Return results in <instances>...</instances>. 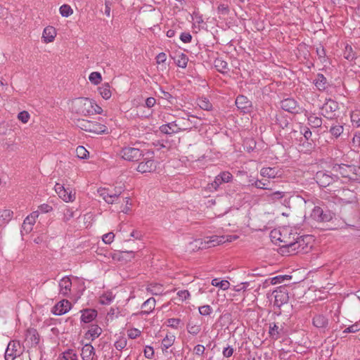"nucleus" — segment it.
Here are the masks:
<instances>
[{
	"instance_id": "1",
	"label": "nucleus",
	"mask_w": 360,
	"mask_h": 360,
	"mask_svg": "<svg viewBox=\"0 0 360 360\" xmlns=\"http://www.w3.org/2000/svg\"><path fill=\"white\" fill-rule=\"evenodd\" d=\"M72 110L77 114L89 115L94 114V102L88 98H77L72 102Z\"/></svg>"
},
{
	"instance_id": "2",
	"label": "nucleus",
	"mask_w": 360,
	"mask_h": 360,
	"mask_svg": "<svg viewBox=\"0 0 360 360\" xmlns=\"http://www.w3.org/2000/svg\"><path fill=\"white\" fill-rule=\"evenodd\" d=\"M77 126L84 131L96 134L106 133L108 129L105 125L88 120H79L77 121Z\"/></svg>"
},
{
	"instance_id": "3",
	"label": "nucleus",
	"mask_w": 360,
	"mask_h": 360,
	"mask_svg": "<svg viewBox=\"0 0 360 360\" xmlns=\"http://www.w3.org/2000/svg\"><path fill=\"white\" fill-rule=\"evenodd\" d=\"M238 238L237 236H214L210 238V239L205 243V245H203V243L201 239H197L195 240L193 242V244L195 245V248H197L198 249H203L206 248V244L208 245L207 247H210L211 245L215 246L221 243H225L226 241L231 242L233 240H236Z\"/></svg>"
},
{
	"instance_id": "4",
	"label": "nucleus",
	"mask_w": 360,
	"mask_h": 360,
	"mask_svg": "<svg viewBox=\"0 0 360 360\" xmlns=\"http://www.w3.org/2000/svg\"><path fill=\"white\" fill-rule=\"evenodd\" d=\"M317 184L321 187H327L338 181V176L333 172L319 171L315 176Z\"/></svg>"
},
{
	"instance_id": "5",
	"label": "nucleus",
	"mask_w": 360,
	"mask_h": 360,
	"mask_svg": "<svg viewBox=\"0 0 360 360\" xmlns=\"http://www.w3.org/2000/svg\"><path fill=\"white\" fill-rule=\"evenodd\" d=\"M309 239L307 236H300L295 240L294 244H290V246L292 248V255L308 252L311 248V246L309 245L308 240Z\"/></svg>"
},
{
	"instance_id": "6",
	"label": "nucleus",
	"mask_w": 360,
	"mask_h": 360,
	"mask_svg": "<svg viewBox=\"0 0 360 360\" xmlns=\"http://www.w3.org/2000/svg\"><path fill=\"white\" fill-rule=\"evenodd\" d=\"M156 169V165L153 160V153L148 151L143 160L139 164L137 171L141 173L152 172Z\"/></svg>"
},
{
	"instance_id": "7",
	"label": "nucleus",
	"mask_w": 360,
	"mask_h": 360,
	"mask_svg": "<svg viewBox=\"0 0 360 360\" xmlns=\"http://www.w3.org/2000/svg\"><path fill=\"white\" fill-rule=\"evenodd\" d=\"M123 189L120 187L114 191H110L108 188H101L98 190L100 196L108 204H113L117 202L122 194Z\"/></svg>"
},
{
	"instance_id": "8",
	"label": "nucleus",
	"mask_w": 360,
	"mask_h": 360,
	"mask_svg": "<svg viewBox=\"0 0 360 360\" xmlns=\"http://www.w3.org/2000/svg\"><path fill=\"white\" fill-rule=\"evenodd\" d=\"M121 157L127 161H138L141 157H144L145 154L140 149L134 147L122 148L120 152Z\"/></svg>"
},
{
	"instance_id": "9",
	"label": "nucleus",
	"mask_w": 360,
	"mask_h": 360,
	"mask_svg": "<svg viewBox=\"0 0 360 360\" xmlns=\"http://www.w3.org/2000/svg\"><path fill=\"white\" fill-rule=\"evenodd\" d=\"M274 296V306L280 308L289 300L288 291L286 287L280 286L273 292Z\"/></svg>"
},
{
	"instance_id": "10",
	"label": "nucleus",
	"mask_w": 360,
	"mask_h": 360,
	"mask_svg": "<svg viewBox=\"0 0 360 360\" xmlns=\"http://www.w3.org/2000/svg\"><path fill=\"white\" fill-rule=\"evenodd\" d=\"M336 196L339 201L343 204L356 202L357 200L356 193L348 188H342L338 191Z\"/></svg>"
},
{
	"instance_id": "11",
	"label": "nucleus",
	"mask_w": 360,
	"mask_h": 360,
	"mask_svg": "<svg viewBox=\"0 0 360 360\" xmlns=\"http://www.w3.org/2000/svg\"><path fill=\"white\" fill-rule=\"evenodd\" d=\"M20 345L18 341H11L6 349L5 352V360H14L17 356H20L21 354L20 352Z\"/></svg>"
},
{
	"instance_id": "12",
	"label": "nucleus",
	"mask_w": 360,
	"mask_h": 360,
	"mask_svg": "<svg viewBox=\"0 0 360 360\" xmlns=\"http://www.w3.org/2000/svg\"><path fill=\"white\" fill-rule=\"evenodd\" d=\"M354 167L355 165L345 164L335 165L332 167V172L336 173L338 176L340 174L342 177L348 179L350 181Z\"/></svg>"
},
{
	"instance_id": "13",
	"label": "nucleus",
	"mask_w": 360,
	"mask_h": 360,
	"mask_svg": "<svg viewBox=\"0 0 360 360\" xmlns=\"http://www.w3.org/2000/svg\"><path fill=\"white\" fill-rule=\"evenodd\" d=\"M189 127L190 126H186V127H181V124L177 123V122L175 121L161 125L160 127V131L165 134H172L178 133L181 131L187 130Z\"/></svg>"
},
{
	"instance_id": "14",
	"label": "nucleus",
	"mask_w": 360,
	"mask_h": 360,
	"mask_svg": "<svg viewBox=\"0 0 360 360\" xmlns=\"http://www.w3.org/2000/svg\"><path fill=\"white\" fill-rule=\"evenodd\" d=\"M38 217L39 211H34L25 218L22 225V234H28L32 231Z\"/></svg>"
},
{
	"instance_id": "15",
	"label": "nucleus",
	"mask_w": 360,
	"mask_h": 360,
	"mask_svg": "<svg viewBox=\"0 0 360 360\" xmlns=\"http://www.w3.org/2000/svg\"><path fill=\"white\" fill-rule=\"evenodd\" d=\"M233 178L232 174L229 172H223L217 176L212 183L208 184V189L211 191H216L222 183L229 182Z\"/></svg>"
},
{
	"instance_id": "16",
	"label": "nucleus",
	"mask_w": 360,
	"mask_h": 360,
	"mask_svg": "<svg viewBox=\"0 0 360 360\" xmlns=\"http://www.w3.org/2000/svg\"><path fill=\"white\" fill-rule=\"evenodd\" d=\"M81 357L82 360H96L94 347L91 344H86L82 348Z\"/></svg>"
},
{
	"instance_id": "17",
	"label": "nucleus",
	"mask_w": 360,
	"mask_h": 360,
	"mask_svg": "<svg viewBox=\"0 0 360 360\" xmlns=\"http://www.w3.org/2000/svg\"><path fill=\"white\" fill-rule=\"evenodd\" d=\"M25 342L31 347L37 346L39 342V335L36 329L28 328L25 333Z\"/></svg>"
},
{
	"instance_id": "18",
	"label": "nucleus",
	"mask_w": 360,
	"mask_h": 360,
	"mask_svg": "<svg viewBox=\"0 0 360 360\" xmlns=\"http://www.w3.org/2000/svg\"><path fill=\"white\" fill-rule=\"evenodd\" d=\"M236 105L243 112H248L252 107V102L246 96L239 95L236 99Z\"/></svg>"
},
{
	"instance_id": "19",
	"label": "nucleus",
	"mask_w": 360,
	"mask_h": 360,
	"mask_svg": "<svg viewBox=\"0 0 360 360\" xmlns=\"http://www.w3.org/2000/svg\"><path fill=\"white\" fill-rule=\"evenodd\" d=\"M71 308V303L63 300L56 304L53 309V312L56 315H62L67 313Z\"/></svg>"
},
{
	"instance_id": "20",
	"label": "nucleus",
	"mask_w": 360,
	"mask_h": 360,
	"mask_svg": "<svg viewBox=\"0 0 360 360\" xmlns=\"http://www.w3.org/2000/svg\"><path fill=\"white\" fill-rule=\"evenodd\" d=\"M60 293L63 296H68L71 292L72 282L69 277L65 276L59 281Z\"/></svg>"
},
{
	"instance_id": "21",
	"label": "nucleus",
	"mask_w": 360,
	"mask_h": 360,
	"mask_svg": "<svg viewBox=\"0 0 360 360\" xmlns=\"http://www.w3.org/2000/svg\"><path fill=\"white\" fill-rule=\"evenodd\" d=\"M311 217L317 221H328L331 219L330 214L323 212L320 207H315L311 212Z\"/></svg>"
},
{
	"instance_id": "22",
	"label": "nucleus",
	"mask_w": 360,
	"mask_h": 360,
	"mask_svg": "<svg viewBox=\"0 0 360 360\" xmlns=\"http://www.w3.org/2000/svg\"><path fill=\"white\" fill-rule=\"evenodd\" d=\"M278 240L280 241L281 244L279 245L281 246V250L283 253H287L288 255H292V248L290 246V244H294L295 243V238L291 240L290 238H285L279 237Z\"/></svg>"
},
{
	"instance_id": "23",
	"label": "nucleus",
	"mask_w": 360,
	"mask_h": 360,
	"mask_svg": "<svg viewBox=\"0 0 360 360\" xmlns=\"http://www.w3.org/2000/svg\"><path fill=\"white\" fill-rule=\"evenodd\" d=\"M301 132L303 134L304 139L307 141L306 145L304 143L303 146L307 148V150H311L315 146V143L311 139L312 133L308 127H304Z\"/></svg>"
},
{
	"instance_id": "24",
	"label": "nucleus",
	"mask_w": 360,
	"mask_h": 360,
	"mask_svg": "<svg viewBox=\"0 0 360 360\" xmlns=\"http://www.w3.org/2000/svg\"><path fill=\"white\" fill-rule=\"evenodd\" d=\"M102 333V329L98 325H91L89 329L85 334V338L87 340H94L98 338Z\"/></svg>"
},
{
	"instance_id": "25",
	"label": "nucleus",
	"mask_w": 360,
	"mask_h": 360,
	"mask_svg": "<svg viewBox=\"0 0 360 360\" xmlns=\"http://www.w3.org/2000/svg\"><path fill=\"white\" fill-rule=\"evenodd\" d=\"M56 36V29L52 26H48L44 28L42 38L46 43L51 42L54 40Z\"/></svg>"
},
{
	"instance_id": "26",
	"label": "nucleus",
	"mask_w": 360,
	"mask_h": 360,
	"mask_svg": "<svg viewBox=\"0 0 360 360\" xmlns=\"http://www.w3.org/2000/svg\"><path fill=\"white\" fill-rule=\"evenodd\" d=\"M314 84L319 91H323L328 87V81L323 74H318L314 80Z\"/></svg>"
},
{
	"instance_id": "27",
	"label": "nucleus",
	"mask_w": 360,
	"mask_h": 360,
	"mask_svg": "<svg viewBox=\"0 0 360 360\" xmlns=\"http://www.w3.org/2000/svg\"><path fill=\"white\" fill-rule=\"evenodd\" d=\"M155 307V300L153 297L148 298L146 301H145L142 304V310L139 314H149L150 312L153 311Z\"/></svg>"
},
{
	"instance_id": "28",
	"label": "nucleus",
	"mask_w": 360,
	"mask_h": 360,
	"mask_svg": "<svg viewBox=\"0 0 360 360\" xmlns=\"http://www.w3.org/2000/svg\"><path fill=\"white\" fill-rule=\"evenodd\" d=\"M281 107L285 111L294 112L297 108V102L292 98H286L281 101Z\"/></svg>"
},
{
	"instance_id": "29",
	"label": "nucleus",
	"mask_w": 360,
	"mask_h": 360,
	"mask_svg": "<svg viewBox=\"0 0 360 360\" xmlns=\"http://www.w3.org/2000/svg\"><path fill=\"white\" fill-rule=\"evenodd\" d=\"M81 320L84 323L92 321L97 316V311L95 309H86L82 311Z\"/></svg>"
},
{
	"instance_id": "30",
	"label": "nucleus",
	"mask_w": 360,
	"mask_h": 360,
	"mask_svg": "<svg viewBox=\"0 0 360 360\" xmlns=\"http://www.w3.org/2000/svg\"><path fill=\"white\" fill-rule=\"evenodd\" d=\"M313 325L319 328H325L328 326V319L321 314L316 315L313 318Z\"/></svg>"
},
{
	"instance_id": "31",
	"label": "nucleus",
	"mask_w": 360,
	"mask_h": 360,
	"mask_svg": "<svg viewBox=\"0 0 360 360\" xmlns=\"http://www.w3.org/2000/svg\"><path fill=\"white\" fill-rule=\"evenodd\" d=\"M260 174L264 177L276 178L279 176V170L275 167H263L260 171Z\"/></svg>"
},
{
	"instance_id": "32",
	"label": "nucleus",
	"mask_w": 360,
	"mask_h": 360,
	"mask_svg": "<svg viewBox=\"0 0 360 360\" xmlns=\"http://www.w3.org/2000/svg\"><path fill=\"white\" fill-rule=\"evenodd\" d=\"M174 59L176 65L181 68H185L188 61L187 56L183 53L177 54Z\"/></svg>"
},
{
	"instance_id": "33",
	"label": "nucleus",
	"mask_w": 360,
	"mask_h": 360,
	"mask_svg": "<svg viewBox=\"0 0 360 360\" xmlns=\"http://www.w3.org/2000/svg\"><path fill=\"white\" fill-rule=\"evenodd\" d=\"M98 91L101 96L105 100L109 99L112 96L110 86L108 83H104L99 86Z\"/></svg>"
},
{
	"instance_id": "34",
	"label": "nucleus",
	"mask_w": 360,
	"mask_h": 360,
	"mask_svg": "<svg viewBox=\"0 0 360 360\" xmlns=\"http://www.w3.org/2000/svg\"><path fill=\"white\" fill-rule=\"evenodd\" d=\"M147 290L152 295H158L163 294L164 288L161 284L151 283L147 287Z\"/></svg>"
},
{
	"instance_id": "35",
	"label": "nucleus",
	"mask_w": 360,
	"mask_h": 360,
	"mask_svg": "<svg viewBox=\"0 0 360 360\" xmlns=\"http://www.w3.org/2000/svg\"><path fill=\"white\" fill-rule=\"evenodd\" d=\"M75 193H73L70 188H65L64 191L58 194L59 197L65 202H73L75 199Z\"/></svg>"
},
{
	"instance_id": "36",
	"label": "nucleus",
	"mask_w": 360,
	"mask_h": 360,
	"mask_svg": "<svg viewBox=\"0 0 360 360\" xmlns=\"http://www.w3.org/2000/svg\"><path fill=\"white\" fill-rule=\"evenodd\" d=\"M12 213L9 210H0V226L5 225L11 220Z\"/></svg>"
},
{
	"instance_id": "37",
	"label": "nucleus",
	"mask_w": 360,
	"mask_h": 360,
	"mask_svg": "<svg viewBox=\"0 0 360 360\" xmlns=\"http://www.w3.org/2000/svg\"><path fill=\"white\" fill-rule=\"evenodd\" d=\"M59 360H78V357L73 349H69L61 354Z\"/></svg>"
},
{
	"instance_id": "38",
	"label": "nucleus",
	"mask_w": 360,
	"mask_h": 360,
	"mask_svg": "<svg viewBox=\"0 0 360 360\" xmlns=\"http://www.w3.org/2000/svg\"><path fill=\"white\" fill-rule=\"evenodd\" d=\"M308 124L313 128H319L322 124V120L315 115H311L308 117Z\"/></svg>"
},
{
	"instance_id": "39",
	"label": "nucleus",
	"mask_w": 360,
	"mask_h": 360,
	"mask_svg": "<svg viewBox=\"0 0 360 360\" xmlns=\"http://www.w3.org/2000/svg\"><path fill=\"white\" fill-rule=\"evenodd\" d=\"M211 284L213 286L218 287L224 290L229 288L230 283L226 280L219 281L218 278H214L212 280Z\"/></svg>"
},
{
	"instance_id": "40",
	"label": "nucleus",
	"mask_w": 360,
	"mask_h": 360,
	"mask_svg": "<svg viewBox=\"0 0 360 360\" xmlns=\"http://www.w3.org/2000/svg\"><path fill=\"white\" fill-rule=\"evenodd\" d=\"M175 336L173 335H167L166 337L162 341V351L167 350L169 348L174 342Z\"/></svg>"
},
{
	"instance_id": "41",
	"label": "nucleus",
	"mask_w": 360,
	"mask_h": 360,
	"mask_svg": "<svg viewBox=\"0 0 360 360\" xmlns=\"http://www.w3.org/2000/svg\"><path fill=\"white\" fill-rule=\"evenodd\" d=\"M344 57L348 60H353L356 58V53L350 45L347 44L344 50Z\"/></svg>"
},
{
	"instance_id": "42",
	"label": "nucleus",
	"mask_w": 360,
	"mask_h": 360,
	"mask_svg": "<svg viewBox=\"0 0 360 360\" xmlns=\"http://www.w3.org/2000/svg\"><path fill=\"white\" fill-rule=\"evenodd\" d=\"M214 66L220 72H224L228 69L227 63L221 59H217L214 60Z\"/></svg>"
},
{
	"instance_id": "43",
	"label": "nucleus",
	"mask_w": 360,
	"mask_h": 360,
	"mask_svg": "<svg viewBox=\"0 0 360 360\" xmlns=\"http://www.w3.org/2000/svg\"><path fill=\"white\" fill-rule=\"evenodd\" d=\"M285 196V192L276 191L267 195L268 200L272 202L282 199Z\"/></svg>"
},
{
	"instance_id": "44",
	"label": "nucleus",
	"mask_w": 360,
	"mask_h": 360,
	"mask_svg": "<svg viewBox=\"0 0 360 360\" xmlns=\"http://www.w3.org/2000/svg\"><path fill=\"white\" fill-rule=\"evenodd\" d=\"M76 155L80 159H86L89 156V152L84 146H79L76 148Z\"/></svg>"
},
{
	"instance_id": "45",
	"label": "nucleus",
	"mask_w": 360,
	"mask_h": 360,
	"mask_svg": "<svg viewBox=\"0 0 360 360\" xmlns=\"http://www.w3.org/2000/svg\"><path fill=\"white\" fill-rule=\"evenodd\" d=\"M60 13L63 17H68L72 14L73 11L71 7L68 4H63L60 7Z\"/></svg>"
},
{
	"instance_id": "46",
	"label": "nucleus",
	"mask_w": 360,
	"mask_h": 360,
	"mask_svg": "<svg viewBox=\"0 0 360 360\" xmlns=\"http://www.w3.org/2000/svg\"><path fill=\"white\" fill-rule=\"evenodd\" d=\"M89 81L94 84H98L101 80V75L98 72H93L89 77Z\"/></svg>"
},
{
	"instance_id": "47",
	"label": "nucleus",
	"mask_w": 360,
	"mask_h": 360,
	"mask_svg": "<svg viewBox=\"0 0 360 360\" xmlns=\"http://www.w3.org/2000/svg\"><path fill=\"white\" fill-rule=\"evenodd\" d=\"M269 184V181L267 180H256L255 183L252 184V186L257 188L271 190V188L268 187Z\"/></svg>"
},
{
	"instance_id": "48",
	"label": "nucleus",
	"mask_w": 360,
	"mask_h": 360,
	"mask_svg": "<svg viewBox=\"0 0 360 360\" xmlns=\"http://www.w3.org/2000/svg\"><path fill=\"white\" fill-rule=\"evenodd\" d=\"M330 132L333 136L337 138L343 132V127L340 124L333 126L330 129Z\"/></svg>"
},
{
	"instance_id": "49",
	"label": "nucleus",
	"mask_w": 360,
	"mask_h": 360,
	"mask_svg": "<svg viewBox=\"0 0 360 360\" xmlns=\"http://www.w3.org/2000/svg\"><path fill=\"white\" fill-rule=\"evenodd\" d=\"M360 330V321L349 326L343 330V333H356Z\"/></svg>"
},
{
	"instance_id": "50",
	"label": "nucleus",
	"mask_w": 360,
	"mask_h": 360,
	"mask_svg": "<svg viewBox=\"0 0 360 360\" xmlns=\"http://www.w3.org/2000/svg\"><path fill=\"white\" fill-rule=\"evenodd\" d=\"M350 181L360 183V167H354Z\"/></svg>"
},
{
	"instance_id": "51",
	"label": "nucleus",
	"mask_w": 360,
	"mask_h": 360,
	"mask_svg": "<svg viewBox=\"0 0 360 360\" xmlns=\"http://www.w3.org/2000/svg\"><path fill=\"white\" fill-rule=\"evenodd\" d=\"M198 104L200 106V108L203 110H209L212 108V104L206 98L199 100Z\"/></svg>"
},
{
	"instance_id": "52",
	"label": "nucleus",
	"mask_w": 360,
	"mask_h": 360,
	"mask_svg": "<svg viewBox=\"0 0 360 360\" xmlns=\"http://www.w3.org/2000/svg\"><path fill=\"white\" fill-rule=\"evenodd\" d=\"M212 311V309L210 305H203L199 307V312L201 315L207 316Z\"/></svg>"
},
{
	"instance_id": "53",
	"label": "nucleus",
	"mask_w": 360,
	"mask_h": 360,
	"mask_svg": "<svg viewBox=\"0 0 360 360\" xmlns=\"http://www.w3.org/2000/svg\"><path fill=\"white\" fill-rule=\"evenodd\" d=\"M127 346V340L125 338H120L115 342V347L121 351Z\"/></svg>"
},
{
	"instance_id": "54",
	"label": "nucleus",
	"mask_w": 360,
	"mask_h": 360,
	"mask_svg": "<svg viewBox=\"0 0 360 360\" xmlns=\"http://www.w3.org/2000/svg\"><path fill=\"white\" fill-rule=\"evenodd\" d=\"M188 332L192 335H197L200 331V326L198 325L188 324L187 326Z\"/></svg>"
},
{
	"instance_id": "55",
	"label": "nucleus",
	"mask_w": 360,
	"mask_h": 360,
	"mask_svg": "<svg viewBox=\"0 0 360 360\" xmlns=\"http://www.w3.org/2000/svg\"><path fill=\"white\" fill-rule=\"evenodd\" d=\"M288 278H290V276H287V275H285V276H277L273 277V278H271L270 279L271 280V283L272 285L280 283L282 281H283L284 280L288 279Z\"/></svg>"
},
{
	"instance_id": "56",
	"label": "nucleus",
	"mask_w": 360,
	"mask_h": 360,
	"mask_svg": "<svg viewBox=\"0 0 360 360\" xmlns=\"http://www.w3.org/2000/svg\"><path fill=\"white\" fill-rule=\"evenodd\" d=\"M217 12L221 15H228L229 13V6L224 4H221L217 7Z\"/></svg>"
},
{
	"instance_id": "57",
	"label": "nucleus",
	"mask_w": 360,
	"mask_h": 360,
	"mask_svg": "<svg viewBox=\"0 0 360 360\" xmlns=\"http://www.w3.org/2000/svg\"><path fill=\"white\" fill-rule=\"evenodd\" d=\"M18 118L22 123H27L30 120V114L27 111H22L18 113Z\"/></svg>"
},
{
	"instance_id": "58",
	"label": "nucleus",
	"mask_w": 360,
	"mask_h": 360,
	"mask_svg": "<svg viewBox=\"0 0 360 360\" xmlns=\"http://www.w3.org/2000/svg\"><path fill=\"white\" fill-rule=\"evenodd\" d=\"M181 322V321L179 319H169L167 326L173 328H177Z\"/></svg>"
},
{
	"instance_id": "59",
	"label": "nucleus",
	"mask_w": 360,
	"mask_h": 360,
	"mask_svg": "<svg viewBox=\"0 0 360 360\" xmlns=\"http://www.w3.org/2000/svg\"><path fill=\"white\" fill-rule=\"evenodd\" d=\"M114 238V233L112 232H109L103 235V241L106 244H110L113 241Z\"/></svg>"
},
{
	"instance_id": "60",
	"label": "nucleus",
	"mask_w": 360,
	"mask_h": 360,
	"mask_svg": "<svg viewBox=\"0 0 360 360\" xmlns=\"http://www.w3.org/2000/svg\"><path fill=\"white\" fill-rule=\"evenodd\" d=\"M180 39L184 42V43H189L191 42V39H192V36L190 33L188 32H182L180 35Z\"/></svg>"
},
{
	"instance_id": "61",
	"label": "nucleus",
	"mask_w": 360,
	"mask_h": 360,
	"mask_svg": "<svg viewBox=\"0 0 360 360\" xmlns=\"http://www.w3.org/2000/svg\"><path fill=\"white\" fill-rule=\"evenodd\" d=\"M144 355L148 359H151L154 355L153 348L150 346H146L144 349Z\"/></svg>"
},
{
	"instance_id": "62",
	"label": "nucleus",
	"mask_w": 360,
	"mask_h": 360,
	"mask_svg": "<svg viewBox=\"0 0 360 360\" xmlns=\"http://www.w3.org/2000/svg\"><path fill=\"white\" fill-rule=\"evenodd\" d=\"M222 354L224 357H226V358L231 357L233 354V347H230V346L225 347L223 349Z\"/></svg>"
},
{
	"instance_id": "63",
	"label": "nucleus",
	"mask_w": 360,
	"mask_h": 360,
	"mask_svg": "<svg viewBox=\"0 0 360 360\" xmlns=\"http://www.w3.org/2000/svg\"><path fill=\"white\" fill-rule=\"evenodd\" d=\"M177 295L179 297L181 301L186 300L189 296L190 293L188 290H180L177 292Z\"/></svg>"
},
{
	"instance_id": "64",
	"label": "nucleus",
	"mask_w": 360,
	"mask_h": 360,
	"mask_svg": "<svg viewBox=\"0 0 360 360\" xmlns=\"http://www.w3.org/2000/svg\"><path fill=\"white\" fill-rule=\"evenodd\" d=\"M112 298L111 295H103L101 297L100 302L102 304H109L112 302Z\"/></svg>"
}]
</instances>
